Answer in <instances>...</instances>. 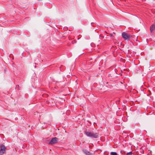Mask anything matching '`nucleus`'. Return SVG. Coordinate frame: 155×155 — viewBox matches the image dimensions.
I'll use <instances>...</instances> for the list:
<instances>
[{
    "instance_id": "obj_1",
    "label": "nucleus",
    "mask_w": 155,
    "mask_h": 155,
    "mask_svg": "<svg viewBox=\"0 0 155 155\" xmlns=\"http://www.w3.org/2000/svg\"><path fill=\"white\" fill-rule=\"evenodd\" d=\"M122 36L125 40L127 41H129L131 36L130 35L125 32L122 33Z\"/></svg>"
},
{
    "instance_id": "obj_2",
    "label": "nucleus",
    "mask_w": 155,
    "mask_h": 155,
    "mask_svg": "<svg viewBox=\"0 0 155 155\" xmlns=\"http://www.w3.org/2000/svg\"><path fill=\"white\" fill-rule=\"evenodd\" d=\"M6 148L5 146L2 144L0 145V155L3 154L5 151Z\"/></svg>"
},
{
    "instance_id": "obj_3",
    "label": "nucleus",
    "mask_w": 155,
    "mask_h": 155,
    "mask_svg": "<svg viewBox=\"0 0 155 155\" xmlns=\"http://www.w3.org/2000/svg\"><path fill=\"white\" fill-rule=\"evenodd\" d=\"M58 139L56 137H54L52 138L50 141L49 143L50 144H51L54 143H55L58 142Z\"/></svg>"
},
{
    "instance_id": "obj_4",
    "label": "nucleus",
    "mask_w": 155,
    "mask_h": 155,
    "mask_svg": "<svg viewBox=\"0 0 155 155\" xmlns=\"http://www.w3.org/2000/svg\"><path fill=\"white\" fill-rule=\"evenodd\" d=\"M92 136L91 137L97 138L99 137V134L97 133H94L92 132Z\"/></svg>"
},
{
    "instance_id": "obj_5",
    "label": "nucleus",
    "mask_w": 155,
    "mask_h": 155,
    "mask_svg": "<svg viewBox=\"0 0 155 155\" xmlns=\"http://www.w3.org/2000/svg\"><path fill=\"white\" fill-rule=\"evenodd\" d=\"M82 151L86 155H92V153L88 151L86 149H83Z\"/></svg>"
},
{
    "instance_id": "obj_6",
    "label": "nucleus",
    "mask_w": 155,
    "mask_h": 155,
    "mask_svg": "<svg viewBox=\"0 0 155 155\" xmlns=\"http://www.w3.org/2000/svg\"><path fill=\"white\" fill-rule=\"evenodd\" d=\"M92 132L86 131L84 132V134H86V135L87 137H91V136H92Z\"/></svg>"
},
{
    "instance_id": "obj_7",
    "label": "nucleus",
    "mask_w": 155,
    "mask_h": 155,
    "mask_svg": "<svg viewBox=\"0 0 155 155\" xmlns=\"http://www.w3.org/2000/svg\"><path fill=\"white\" fill-rule=\"evenodd\" d=\"M155 29V25L154 24L152 25L150 27V30L151 33Z\"/></svg>"
},
{
    "instance_id": "obj_8",
    "label": "nucleus",
    "mask_w": 155,
    "mask_h": 155,
    "mask_svg": "<svg viewBox=\"0 0 155 155\" xmlns=\"http://www.w3.org/2000/svg\"><path fill=\"white\" fill-rule=\"evenodd\" d=\"M111 155H117V153L115 152H111L110 153Z\"/></svg>"
},
{
    "instance_id": "obj_9",
    "label": "nucleus",
    "mask_w": 155,
    "mask_h": 155,
    "mask_svg": "<svg viewBox=\"0 0 155 155\" xmlns=\"http://www.w3.org/2000/svg\"><path fill=\"white\" fill-rule=\"evenodd\" d=\"M132 153L131 152H130L127 153V155H132Z\"/></svg>"
},
{
    "instance_id": "obj_10",
    "label": "nucleus",
    "mask_w": 155,
    "mask_h": 155,
    "mask_svg": "<svg viewBox=\"0 0 155 155\" xmlns=\"http://www.w3.org/2000/svg\"><path fill=\"white\" fill-rule=\"evenodd\" d=\"M110 36H111V37H113V35L112 34H110Z\"/></svg>"
}]
</instances>
